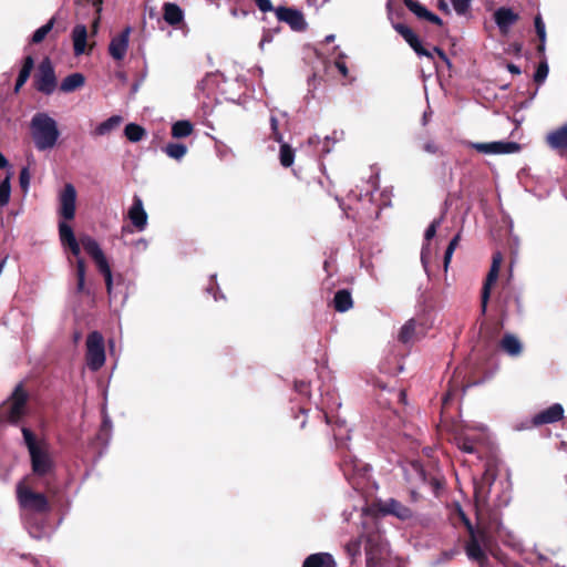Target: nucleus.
<instances>
[{
	"mask_svg": "<svg viewBox=\"0 0 567 567\" xmlns=\"http://www.w3.org/2000/svg\"><path fill=\"white\" fill-rule=\"evenodd\" d=\"M24 444L30 455L32 474L39 478H48L55 473V461L45 440H38L28 427L21 429Z\"/></svg>",
	"mask_w": 567,
	"mask_h": 567,
	"instance_id": "f257e3e1",
	"label": "nucleus"
},
{
	"mask_svg": "<svg viewBox=\"0 0 567 567\" xmlns=\"http://www.w3.org/2000/svg\"><path fill=\"white\" fill-rule=\"evenodd\" d=\"M31 135L39 151L52 148L59 138L60 132L56 122L47 113H37L31 120Z\"/></svg>",
	"mask_w": 567,
	"mask_h": 567,
	"instance_id": "f03ea898",
	"label": "nucleus"
},
{
	"mask_svg": "<svg viewBox=\"0 0 567 567\" xmlns=\"http://www.w3.org/2000/svg\"><path fill=\"white\" fill-rule=\"evenodd\" d=\"M28 399V392L23 389L22 384L17 385L9 398L8 404L4 403L0 408V422H8L12 425L18 424L25 415Z\"/></svg>",
	"mask_w": 567,
	"mask_h": 567,
	"instance_id": "7ed1b4c3",
	"label": "nucleus"
},
{
	"mask_svg": "<svg viewBox=\"0 0 567 567\" xmlns=\"http://www.w3.org/2000/svg\"><path fill=\"white\" fill-rule=\"evenodd\" d=\"M17 496L22 508L38 513L47 514L51 511L50 503L43 493L34 492L30 486L20 482L17 486Z\"/></svg>",
	"mask_w": 567,
	"mask_h": 567,
	"instance_id": "20e7f679",
	"label": "nucleus"
},
{
	"mask_svg": "<svg viewBox=\"0 0 567 567\" xmlns=\"http://www.w3.org/2000/svg\"><path fill=\"white\" fill-rule=\"evenodd\" d=\"M85 360L92 371L100 370L105 363L104 338L99 331L90 332L86 338Z\"/></svg>",
	"mask_w": 567,
	"mask_h": 567,
	"instance_id": "39448f33",
	"label": "nucleus"
},
{
	"mask_svg": "<svg viewBox=\"0 0 567 567\" xmlns=\"http://www.w3.org/2000/svg\"><path fill=\"white\" fill-rule=\"evenodd\" d=\"M33 84L39 92L45 95H50L54 92L56 87V76L49 58H44L40 62L33 78Z\"/></svg>",
	"mask_w": 567,
	"mask_h": 567,
	"instance_id": "423d86ee",
	"label": "nucleus"
},
{
	"mask_svg": "<svg viewBox=\"0 0 567 567\" xmlns=\"http://www.w3.org/2000/svg\"><path fill=\"white\" fill-rule=\"evenodd\" d=\"M340 470L344 477L352 485L358 484V478L364 477L368 472V465L358 460L350 453H346L340 461Z\"/></svg>",
	"mask_w": 567,
	"mask_h": 567,
	"instance_id": "0eeeda50",
	"label": "nucleus"
},
{
	"mask_svg": "<svg viewBox=\"0 0 567 567\" xmlns=\"http://www.w3.org/2000/svg\"><path fill=\"white\" fill-rule=\"evenodd\" d=\"M364 550L367 557V567H382L383 566V554L382 546L380 543V535L378 533H367L363 535Z\"/></svg>",
	"mask_w": 567,
	"mask_h": 567,
	"instance_id": "6e6552de",
	"label": "nucleus"
},
{
	"mask_svg": "<svg viewBox=\"0 0 567 567\" xmlns=\"http://www.w3.org/2000/svg\"><path fill=\"white\" fill-rule=\"evenodd\" d=\"M465 524L470 535V538L465 544V553L471 560L477 563L481 567H484L488 564V557L483 546L480 545V539L476 535L475 528L467 519Z\"/></svg>",
	"mask_w": 567,
	"mask_h": 567,
	"instance_id": "1a4fd4ad",
	"label": "nucleus"
},
{
	"mask_svg": "<svg viewBox=\"0 0 567 567\" xmlns=\"http://www.w3.org/2000/svg\"><path fill=\"white\" fill-rule=\"evenodd\" d=\"M503 262V255L499 251L493 254L492 265L484 281L482 293H481V306L483 312L486 311L487 302L491 296L492 286L497 281L501 265Z\"/></svg>",
	"mask_w": 567,
	"mask_h": 567,
	"instance_id": "9d476101",
	"label": "nucleus"
},
{
	"mask_svg": "<svg viewBox=\"0 0 567 567\" xmlns=\"http://www.w3.org/2000/svg\"><path fill=\"white\" fill-rule=\"evenodd\" d=\"M275 13L279 21L286 22L291 30L296 32H303L308 27L305 16L300 10L289 7H278L275 9Z\"/></svg>",
	"mask_w": 567,
	"mask_h": 567,
	"instance_id": "9b49d317",
	"label": "nucleus"
},
{
	"mask_svg": "<svg viewBox=\"0 0 567 567\" xmlns=\"http://www.w3.org/2000/svg\"><path fill=\"white\" fill-rule=\"evenodd\" d=\"M59 215L64 220H72L76 209V190L72 184H65L60 197Z\"/></svg>",
	"mask_w": 567,
	"mask_h": 567,
	"instance_id": "f8f14e48",
	"label": "nucleus"
},
{
	"mask_svg": "<svg viewBox=\"0 0 567 567\" xmlns=\"http://www.w3.org/2000/svg\"><path fill=\"white\" fill-rule=\"evenodd\" d=\"M564 417V408L560 403H554L549 408L536 413L529 421L527 429L537 427L545 424H553Z\"/></svg>",
	"mask_w": 567,
	"mask_h": 567,
	"instance_id": "ddd939ff",
	"label": "nucleus"
},
{
	"mask_svg": "<svg viewBox=\"0 0 567 567\" xmlns=\"http://www.w3.org/2000/svg\"><path fill=\"white\" fill-rule=\"evenodd\" d=\"M472 146L484 154H511L520 150V145L516 142L474 143Z\"/></svg>",
	"mask_w": 567,
	"mask_h": 567,
	"instance_id": "4468645a",
	"label": "nucleus"
},
{
	"mask_svg": "<svg viewBox=\"0 0 567 567\" xmlns=\"http://www.w3.org/2000/svg\"><path fill=\"white\" fill-rule=\"evenodd\" d=\"M130 33L131 28L126 27L120 34L112 38L109 44V53L114 60L121 61L124 59L128 48Z\"/></svg>",
	"mask_w": 567,
	"mask_h": 567,
	"instance_id": "2eb2a0df",
	"label": "nucleus"
},
{
	"mask_svg": "<svg viewBox=\"0 0 567 567\" xmlns=\"http://www.w3.org/2000/svg\"><path fill=\"white\" fill-rule=\"evenodd\" d=\"M525 312V302L522 297L516 291H508L503 300L502 305V313L503 316L509 315H523Z\"/></svg>",
	"mask_w": 567,
	"mask_h": 567,
	"instance_id": "dca6fc26",
	"label": "nucleus"
},
{
	"mask_svg": "<svg viewBox=\"0 0 567 567\" xmlns=\"http://www.w3.org/2000/svg\"><path fill=\"white\" fill-rule=\"evenodd\" d=\"M128 218L133 226L142 231L147 225V214L143 207V202L138 196H134L133 204L128 209Z\"/></svg>",
	"mask_w": 567,
	"mask_h": 567,
	"instance_id": "f3484780",
	"label": "nucleus"
},
{
	"mask_svg": "<svg viewBox=\"0 0 567 567\" xmlns=\"http://www.w3.org/2000/svg\"><path fill=\"white\" fill-rule=\"evenodd\" d=\"M59 235L63 247H68L73 256L79 257L81 252L80 243L76 240L72 227L65 221L59 223Z\"/></svg>",
	"mask_w": 567,
	"mask_h": 567,
	"instance_id": "a211bd4d",
	"label": "nucleus"
},
{
	"mask_svg": "<svg viewBox=\"0 0 567 567\" xmlns=\"http://www.w3.org/2000/svg\"><path fill=\"white\" fill-rule=\"evenodd\" d=\"M423 333V324L415 319H410L402 326L398 339L402 343H410L419 340Z\"/></svg>",
	"mask_w": 567,
	"mask_h": 567,
	"instance_id": "6ab92c4d",
	"label": "nucleus"
},
{
	"mask_svg": "<svg viewBox=\"0 0 567 567\" xmlns=\"http://www.w3.org/2000/svg\"><path fill=\"white\" fill-rule=\"evenodd\" d=\"M519 17L511 8L502 7L494 12V20L499 31L506 34L509 28L518 21Z\"/></svg>",
	"mask_w": 567,
	"mask_h": 567,
	"instance_id": "aec40b11",
	"label": "nucleus"
},
{
	"mask_svg": "<svg viewBox=\"0 0 567 567\" xmlns=\"http://www.w3.org/2000/svg\"><path fill=\"white\" fill-rule=\"evenodd\" d=\"M74 55L79 56L86 52L87 29L84 24H76L72 30Z\"/></svg>",
	"mask_w": 567,
	"mask_h": 567,
	"instance_id": "412c9836",
	"label": "nucleus"
},
{
	"mask_svg": "<svg viewBox=\"0 0 567 567\" xmlns=\"http://www.w3.org/2000/svg\"><path fill=\"white\" fill-rule=\"evenodd\" d=\"M499 349L511 357H518L523 352V344L519 339L512 334L506 333L499 341Z\"/></svg>",
	"mask_w": 567,
	"mask_h": 567,
	"instance_id": "4be33fe9",
	"label": "nucleus"
},
{
	"mask_svg": "<svg viewBox=\"0 0 567 567\" xmlns=\"http://www.w3.org/2000/svg\"><path fill=\"white\" fill-rule=\"evenodd\" d=\"M163 18L166 23L176 27L184 21V11L176 3L165 2L163 4Z\"/></svg>",
	"mask_w": 567,
	"mask_h": 567,
	"instance_id": "5701e85b",
	"label": "nucleus"
},
{
	"mask_svg": "<svg viewBox=\"0 0 567 567\" xmlns=\"http://www.w3.org/2000/svg\"><path fill=\"white\" fill-rule=\"evenodd\" d=\"M547 144L557 151L567 150V124L550 132L546 137Z\"/></svg>",
	"mask_w": 567,
	"mask_h": 567,
	"instance_id": "b1692460",
	"label": "nucleus"
},
{
	"mask_svg": "<svg viewBox=\"0 0 567 567\" xmlns=\"http://www.w3.org/2000/svg\"><path fill=\"white\" fill-rule=\"evenodd\" d=\"M337 564L329 553H317L309 555L302 564V567H336Z\"/></svg>",
	"mask_w": 567,
	"mask_h": 567,
	"instance_id": "393cba45",
	"label": "nucleus"
},
{
	"mask_svg": "<svg viewBox=\"0 0 567 567\" xmlns=\"http://www.w3.org/2000/svg\"><path fill=\"white\" fill-rule=\"evenodd\" d=\"M93 260L97 267V270L104 277L107 293L111 295L112 288H113V277H112V270H111L110 264H109L104 252L99 255L97 257L93 258Z\"/></svg>",
	"mask_w": 567,
	"mask_h": 567,
	"instance_id": "a878e982",
	"label": "nucleus"
},
{
	"mask_svg": "<svg viewBox=\"0 0 567 567\" xmlns=\"http://www.w3.org/2000/svg\"><path fill=\"white\" fill-rule=\"evenodd\" d=\"M93 260L97 267V270L104 277L107 293L111 295L112 288H113V277H112V270H111L110 264H109L104 252L99 255L97 257L93 258Z\"/></svg>",
	"mask_w": 567,
	"mask_h": 567,
	"instance_id": "bb28decb",
	"label": "nucleus"
},
{
	"mask_svg": "<svg viewBox=\"0 0 567 567\" xmlns=\"http://www.w3.org/2000/svg\"><path fill=\"white\" fill-rule=\"evenodd\" d=\"M93 260L97 267V270L104 277L107 293L111 295L112 288H113V277H112V270H111L110 264H109L104 252L99 255L97 257L93 258Z\"/></svg>",
	"mask_w": 567,
	"mask_h": 567,
	"instance_id": "cd10ccee",
	"label": "nucleus"
},
{
	"mask_svg": "<svg viewBox=\"0 0 567 567\" xmlns=\"http://www.w3.org/2000/svg\"><path fill=\"white\" fill-rule=\"evenodd\" d=\"M353 307V299L348 289H340L334 293L333 308L338 312H346Z\"/></svg>",
	"mask_w": 567,
	"mask_h": 567,
	"instance_id": "c85d7f7f",
	"label": "nucleus"
},
{
	"mask_svg": "<svg viewBox=\"0 0 567 567\" xmlns=\"http://www.w3.org/2000/svg\"><path fill=\"white\" fill-rule=\"evenodd\" d=\"M34 68V59L31 55H27L23 59L22 68L18 74L16 85H14V93H18L21 87L25 84L28 79L30 78V74Z\"/></svg>",
	"mask_w": 567,
	"mask_h": 567,
	"instance_id": "c756f323",
	"label": "nucleus"
},
{
	"mask_svg": "<svg viewBox=\"0 0 567 567\" xmlns=\"http://www.w3.org/2000/svg\"><path fill=\"white\" fill-rule=\"evenodd\" d=\"M84 83L85 78L82 73H72L62 80L60 90L65 93L74 92L82 87Z\"/></svg>",
	"mask_w": 567,
	"mask_h": 567,
	"instance_id": "7c9ffc66",
	"label": "nucleus"
},
{
	"mask_svg": "<svg viewBox=\"0 0 567 567\" xmlns=\"http://www.w3.org/2000/svg\"><path fill=\"white\" fill-rule=\"evenodd\" d=\"M385 512L392 514L400 519H408L412 516V511L396 499H389L385 504Z\"/></svg>",
	"mask_w": 567,
	"mask_h": 567,
	"instance_id": "2f4dec72",
	"label": "nucleus"
},
{
	"mask_svg": "<svg viewBox=\"0 0 567 567\" xmlns=\"http://www.w3.org/2000/svg\"><path fill=\"white\" fill-rule=\"evenodd\" d=\"M454 442L456 446L465 453L472 454L476 451L475 444L477 440L466 435L463 431L455 433Z\"/></svg>",
	"mask_w": 567,
	"mask_h": 567,
	"instance_id": "473e14b6",
	"label": "nucleus"
},
{
	"mask_svg": "<svg viewBox=\"0 0 567 567\" xmlns=\"http://www.w3.org/2000/svg\"><path fill=\"white\" fill-rule=\"evenodd\" d=\"M194 131V125L190 121L181 120L172 125V136L174 138H184L189 136Z\"/></svg>",
	"mask_w": 567,
	"mask_h": 567,
	"instance_id": "72a5a7b5",
	"label": "nucleus"
},
{
	"mask_svg": "<svg viewBox=\"0 0 567 567\" xmlns=\"http://www.w3.org/2000/svg\"><path fill=\"white\" fill-rule=\"evenodd\" d=\"M123 121V117L120 116V115H112L111 117H109L107 120L103 121L102 123H100L96 128H95V134L96 135H106L109 134L110 132H112L113 130H115L116 127L120 126V124L122 123Z\"/></svg>",
	"mask_w": 567,
	"mask_h": 567,
	"instance_id": "f704fd0d",
	"label": "nucleus"
},
{
	"mask_svg": "<svg viewBox=\"0 0 567 567\" xmlns=\"http://www.w3.org/2000/svg\"><path fill=\"white\" fill-rule=\"evenodd\" d=\"M80 244L82 245L86 254L92 257V259L103 254V250L101 249L99 243L89 235L81 236Z\"/></svg>",
	"mask_w": 567,
	"mask_h": 567,
	"instance_id": "c9c22d12",
	"label": "nucleus"
},
{
	"mask_svg": "<svg viewBox=\"0 0 567 567\" xmlns=\"http://www.w3.org/2000/svg\"><path fill=\"white\" fill-rule=\"evenodd\" d=\"M124 135L130 142L136 143L146 136V130L138 124L130 123L124 128Z\"/></svg>",
	"mask_w": 567,
	"mask_h": 567,
	"instance_id": "e433bc0d",
	"label": "nucleus"
},
{
	"mask_svg": "<svg viewBox=\"0 0 567 567\" xmlns=\"http://www.w3.org/2000/svg\"><path fill=\"white\" fill-rule=\"evenodd\" d=\"M55 23V18L52 17L45 24L37 29L32 37H31V43L32 44H39L41 43L45 37L52 31Z\"/></svg>",
	"mask_w": 567,
	"mask_h": 567,
	"instance_id": "4c0bfd02",
	"label": "nucleus"
},
{
	"mask_svg": "<svg viewBox=\"0 0 567 567\" xmlns=\"http://www.w3.org/2000/svg\"><path fill=\"white\" fill-rule=\"evenodd\" d=\"M319 416L324 420L327 426L332 427L333 437L338 442L341 436V431L342 430L347 431L346 430V421H342L339 419H337L336 421H332V417L329 416L327 413H320Z\"/></svg>",
	"mask_w": 567,
	"mask_h": 567,
	"instance_id": "58836bf2",
	"label": "nucleus"
},
{
	"mask_svg": "<svg viewBox=\"0 0 567 567\" xmlns=\"http://www.w3.org/2000/svg\"><path fill=\"white\" fill-rule=\"evenodd\" d=\"M279 161L284 167H290L295 161V150L287 143L281 142Z\"/></svg>",
	"mask_w": 567,
	"mask_h": 567,
	"instance_id": "ea45409f",
	"label": "nucleus"
},
{
	"mask_svg": "<svg viewBox=\"0 0 567 567\" xmlns=\"http://www.w3.org/2000/svg\"><path fill=\"white\" fill-rule=\"evenodd\" d=\"M85 274H86V265L83 258H78L76 260V291L79 293L84 291L85 288Z\"/></svg>",
	"mask_w": 567,
	"mask_h": 567,
	"instance_id": "a19ab883",
	"label": "nucleus"
},
{
	"mask_svg": "<svg viewBox=\"0 0 567 567\" xmlns=\"http://www.w3.org/2000/svg\"><path fill=\"white\" fill-rule=\"evenodd\" d=\"M164 152L171 158L178 161L185 156V154L187 153V147L182 143H168L164 147Z\"/></svg>",
	"mask_w": 567,
	"mask_h": 567,
	"instance_id": "79ce46f5",
	"label": "nucleus"
},
{
	"mask_svg": "<svg viewBox=\"0 0 567 567\" xmlns=\"http://www.w3.org/2000/svg\"><path fill=\"white\" fill-rule=\"evenodd\" d=\"M363 539V536L360 538L351 539L349 543L346 544L344 550L347 555L354 560L357 557L361 555V542Z\"/></svg>",
	"mask_w": 567,
	"mask_h": 567,
	"instance_id": "37998d69",
	"label": "nucleus"
},
{
	"mask_svg": "<svg viewBox=\"0 0 567 567\" xmlns=\"http://www.w3.org/2000/svg\"><path fill=\"white\" fill-rule=\"evenodd\" d=\"M10 175L0 183V206L8 205L11 195Z\"/></svg>",
	"mask_w": 567,
	"mask_h": 567,
	"instance_id": "c03bdc74",
	"label": "nucleus"
},
{
	"mask_svg": "<svg viewBox=\"0 0 567 567\" xmlns=\"http://www.w3.org/2000/svg\"><path fill=\"white\" fill-rule=\"evenodd\" d=\"M404 6L413 12L419 19H424L427 14V9L415 0H403Z\"/></svg>",
	"mask_w": 567,
	"mask_h": 567,
	"instance_id": "a18cd8bd",
	"label": "nucleus"
},
{
	"mask_svg": "<svg viewBox=\"0 0 567 567\" xmlns=\"http://www.w3.org/2000/svg\"><path fill=\"white\" fill-rule=\"evenodd\" d=\"M461 239V235L460 234H456L450 241V244L447 245L446 247V250L444 252V260H443V264H444V270L446 271L447 270V267L451 262V259H452V255L454 252V250L456 249L457 245H458V241Z\"/></svg>",
	"mask_w": 567,
	"mask_h": 567,
	"instance_id": "49530a36",
	"label": "nucleus"
},
{
	"mask_svg": "<svg viewBox=\"0 0 567 567\" xmlns=\"http://www.w3.org/2000/svg\"><path fill=\"white\" fill-rule=\"evenodd\" d=\"M549 72L548 63L546 59L544 58L543 61L539 62L535 73H534V81L537 84L544 83Z\"/></svg>",
	"mask_w": 567,
	"mask_h": 567,
	"instance_id": "de8ad7c7",
	"label": "nucleus"
},
{
	"mask_svg": "<svg viewBox=\"0 0 567 567\" xmlns=\"http://www.w3.org/2000/svg\"><path fill=\"white\" fill-rule=\"evenodd\" d=\"M413 50L414 52L420 55V56H426L427 59L430 60H433L434 56H433V52L426 50L423 45H422V42L421 40L419 39V37H416L413 41H411L410 43H408Z\"/></svg>",
	"mask_w": 567,
	"mask_h": 567,
	"instance_id": "09e8293b",
	"label": "nucleus"
},
{
	"mask_svg": "<svg viewBox=\"0 0 567 567\" xmlns=\"http://www.w3.org/2000/svg\"><path fill=\"white\" fill-rule=\"evenodd\" d=\"M534 25H535V31H536V34H537V37L539 39V42H546L545 23H544L543 18H542V16L539 13L534 18Z\"/></svg>",
	"mask_w": 567,
	"mask_h": 567,
	"instance_id": "8fccbe9b",
	"label": "nucleus"
},
{
	"mask_svg": "<svg viewBox=\"0 0 567 567\" xmlns=\"http://www.w3.org/2000/svg\"><path fill=\"white\" fill-rule=\"evenodd\" d=\"M30 171L29 167H22L19 174V183L22 192L27 193L30 185Z\"/></svg>",
	"mask_w": 567,
	"mask_h": 567,
	"instance_id": "3c124183",
	"label": "nucleus"
},
{
	"mask_svg": "<svg viewBox=\"0 0 567 567\" xmlns=\"http://www.w3.org/2000/svg\"><path fill=\"white\" fill-rule=\"evenodd\" d=\"M270 127H271V135H270V137L274 141L278 142V143H281L282 142V135L279 132V122H278V118L276 116H270Z\"/></svg>",
	"mask_w": 567,
	"mask_h": 567,
	"instance_id": "603ef678",
	"label": "nucleus"
},
{
	"mask_svg": "<svg viewBox=\"0 0 567 567\" xmlns=\"http://www.w3.org/2000/svg\"><path fill=\"white\" fill-rule=\"evenodd\" d=\"M476 535L480 539V545L483 546L486 549H489L492 545V537L491 535L483 528L475 529Z\"/></svg>",
	"mask_w": 567,
	"mask_h": 567,
	"instance_id": "864d4df0",
	"label": "nucleus"
},
{
	"mask_svg": "<svg viewBox=\"0 0 567 567\" xmlns=\"http://www.w3.org/2000/svg\"><path fill=\"white\" fill-rule=\"evenodd\" d=\"M472 0H451L457 14H465L470 8Z\"/></svg>",
	"mask_w": 567,
	"mask_h": 567,
	"instance_id": "5fc2aeb1",
	"label": "nucleus"
},
{
	"mask_svg": "<svg viewBox=\"0 0 567 567\" xmlns=\"http://www.w3.org/2000/svg\"><path fill=\"white\" fill-rule=\"evenodd\" d=\"M441 224V219H434L430 225L429 227L426 228L425 230V234H424V239L426 241H430L432 238L435 237L436 235V230H437V227L440 226Z\"/></svg>",
	"mask_w": 567,
	"mask_h": 567,
	"instance_id": "6e6d98bb",
	"label": "nucleus"
},
{
	"mask_svg": "<svg viewBox=\"0 0 567 567\" xmlns=\"http://www.w3.org/2000/svg\"><path fill=\"white\" fill-rule=\"evenodd\" d=\"M393 28L404 40L414 32L410 27L403 23H396Z\"/></svg>",
	"mask_w": 567,
	"mask_h": 567,
	"instance_id": "4d7b16f0",
	"label": "nucleus"
},
{
	"mask_svg": "<svg viewBox=\"0 0 567 567\" xmlns=\"http://www.w3.org/2000/svg\"><path fill=\"white\" fill-rule=\"evenodd\" d=\"M295 390L300 394L309 395L310 393V383L306 381H296Z\"/></svg>",
	"mask_w": 567,
	"mask_h": 567,
	"instance_id": "13d9d810",
	"label": "nucleus"
},
{
	"mask_svg": "<svg viewBox=\"0 0 567 567\" xmlns=\"http://www.w3.org/2000/svg\"><path fill=\"white\" fill-rule=\"evenodd\" d=\"M256 6L261 12H269L274 10L272 3L270 0H254Z\"/></svg>",
	"mask_w": 567,
	"mask_h": 567,
	"instance_id": "bf43d9fd",
	"label": "nucleus"
},
{
	"mask_svg": "<svg viewBox=\"0 0 567 567\" xmlns=\"http://www.w3.org/2000/svg\"><path fill=\"white\" fill-rule=\"evenodd\" d=\"M334 64H336V68L339 70V72H340L344 78H346V76H348L349 70H348V68H347L346 62H344L341 58L337 59V60H336V62H334Z\"/></svg>",
	"mask_w": 567,
	"mask_h": 567,
	"instance_id": "052dcab7",
	"label": "nucleus"
},
{
	"mask_svg": "<svg viewBox=\"0 0 567 567\" xmlns=\"http://www.w3.org/2000/svg\"><path fill=\"white\" fill-rule=\"evenodd\" d=\"M423 20H426V21H429L431 23H434L436 25H442L443 24L442 19L439 16L434 14L433 12H431V11H427V14L424 17Z\"/></svg>",
	"mask_w": 567,
	"mask_h": 567,
	"instance_id": "680f3d73",
	"label": "nucleus"
},
{
	"mask_svg": "<svg viewBox=\"0 0 567 567\" xmlns=\"http://www.w3.org/2000/svg\"><path fill=\"white\" fill-rule=\"evenodd\" d=\"M433 52H435L439 55V58L441 59L442 62H444L447 66H451L450 59L447 58L446 53L440 47H434Z\"/></svg>",
	"mask_w": 567,
	"mask_h": 567,
	"instance_id": "e2e57ef3",
	"label": "nucleus"
},
{
	"mask_svg": "<svg viewBox=\"0 0 567 567\" xmlns=\"http://www.w3.org/2000/svg\"><path fill=\"white\" fill-rule=\"evenodd\" d=\"M433 52H435L439 55V58L441 59L442 62H444L447 66H451L450 59L447 58L446 53L440 47H434Z\"/></svg>",
	"mask_w": 567,
	"mask_h": 567,
	"instance_id": "0e129e2a",
	"label": "nucleus"
},
{
	"mask_svg": "<svg viewBox=\"0 0 567 567\" xmlns=\"http://www.w3.org/2000/svg\"><path fill=\"white\" fill-rule=\"evenodd\" d=\"M423 150L430 154H436L439 147L433 142H426L423 144Z\"/></svg>",
	"mask_w": 567,
	"mask_h": 567,
	"instance_id": "69168bd1",
	"label": "nucleus"
},
{
	"mask_svg": "<svg viewBox=\"0 0 567 567\" xmlns=\"http://www.w3.org/2000/svg\"><path fill=\"white\" fill-rule=\"evenodd\" d=\"M507 70H508L512 74H520V69H519V66H517L516 64L508 63V64H507Z\"/></svg>",
	"mask_w": 567,
	"mask_h": 567,
	"instance_id": "338daca9",
	"label": "nucleus"
},
{
	"mask_svg": "<svg viewBox=\"0 0 567 567\" xmlns=\"http://www.w3.org/2000/svg\"><path fill=\"white\" fill-rule=\"evenodd\" d=\"M439 9L443 10L446 13L450 12L449 6L444 0H439Z\"/></svg>",
	"mask_w": 567,
	"mask_h": 567,
	"instance_id": "774afa93",
	"label": "nucleus"
}]
</instances>
